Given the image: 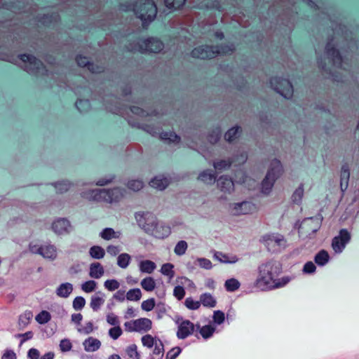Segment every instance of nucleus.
<instances>
[{"label": "nucleus", "mask_w": 359, "mask_h": 359, "mask_svg": "<svg viewBox=\"0 0 359 359\" xmlns=\"http://www.w3.org/2000/svg\"><path fill=\"white\" fill-rule=\"evenodd\" d=\"M332 32L325 46V55L332 67H327L322 60H318V62L334 81L343 82L348 74L349 65L341 56L339 48L344 52H354L358 48V40L353 32L341 24H333Z\"/></svg>", "instance_id": "1"}, {"label": "nucleus", "mask_w": 359, "mask_h": 359, "mask_svg": "<svg viewBox=\"0 0 359 359\" xmlns=\"http://www.w3.org/2000/svg\"><path fill=\"white\" fill-rule=\"evenodd\" d=\"M259 276L255 282V287L262 291L273 290L276 277L280 273L278 263L268 261L262 263L258 268Z\"/></svg>", "instance_id": "2"}, {"label": "nucleus", "mask_w": 359, "mask_h": 359, "mask_svg": "<svg viewBox=\"0 0 359 359\" xmlns=\"http://www.w3.org/2000/svg\"><path fill=\"white\" fill-rule=\"evenodd\" d=\"M233 50V45L222 46H200L192 50L191 55L193 57L205 60L215 57L218 55L231 53Z\"/></svg>", "instance_id": "3"}, {"label": "nucleus", "mask_w": 359, "mask_h": 359, "mask_svg": "<svg viewBox=\"0 0 359 359\" xmlns=\"http://www.w3.org/2000/svg\"><path fill=\"white\" fill-rule=\"evenodd\" d=\"M133 10L144 25L154 20L157 13L156 6L152 0H139L133 5Z\"/></svg>", "instance_id": "4"}, {"label": "nucleus", "mask_w": 359, "mask_h": 359, "mask_svg": "<svg viewBox=\"0 0 359 359\" xmlns=\"http://www.w3.org/2000/svg\"><path fill=\"white\" fill-rule=\"evenodd\" d=\"M163 43L158 39L149 38L139 40L137 42L130 44L128 48L130 51H139L141 53H159L163 48Z\"/></svg>", "instance_id": "5"}, {"label": "nucleus", "mask_w": 359, "mask_h": 359, "mask_svg": "<svg viewBox=\"0 0 359 359\" xmlns=\"http://www.w3.org/2000/svg\"><path fill=\"white\" fill-rule=\"evenodd\" d=\"M18 65L29 74H43L44 72L43 63L32 55H20Z\"/></svg>", "instance_id": "6"}, {"label": "nucleus", "mask_w": 359, "mask_h": 359, "mask_svg": "<svg viewBox=\"0 0 359 359\" xmlns=\"http://www.w3.org/2000/svg\"><path fill=\"white\" fill-rule=\"evenodd\" d=\"M262 242L264 244L269 251L278 252L286 247L285 237L279 233L266 234L262 237Z\"/></svg>", "instance_id": "7"}, {"label": "nucleus", "mask_w": 359, "mask_h": 359, "mask_svg": "<svg viewBox=\"0 0 359 359\" xmlns=\"http://www.w3.org/2000/svg\"><path fill=\"white\" fill-rule=\"evenodd\" d=\"M135 218L138 226L149 235L154 227V225L157 224L158 219L156 215L151 212H137L135 214Z\"/></svg>", "instance_id": "8"}, {"label": "nucleus", "mask_w": 359, "mask_h": 359, "mask_svg": "<svg viewBox=\"0 0 359 359\" xmlns=\"http://www.w3.org/2000/svg\"><path fill=\"white\" fill-rule=\"evenodd\" d=\"M271 88L286 99L293 95V87L289 80L280 77H273L270 81Z\"/></svg>", "instance_id": "9"}, {"label": "nucleus", "mask_w": 359, "mask_h": 359, "mask_svg": "<svg viewBox=\"0 0 359 359\" xmlns=\"http://www.w3.org/2000/svg\"><path fill=\"white\" fill-rule=\"evenodd\" d=\"M351 238V233L347 229H341L339 234L334 236L332 241V248L334 252L337 254L341 253L346 244L349 243Z\"/></svg>", "instance_id": "10"}, {"label": "nucleus", "mask_w": 359, "mask_h": 359, "mask_svg": "<svg viewBox=\"0 0 359 359\" xmlns=\"http://www.w3.org/2000/svg\"><path fill=\"white\" fill-rule=\"evenodd\" d=\"M125 189L120 187L102 189L103 202L114 203L119 202L125 196Z\"/></svg>", "instance_id": "11"}, {"label": "nucleus", "mask_w": 359, "mask_h": 359, "mask_svg": "<svg viewBox=\"0 0 359 359\" xmlns=\"http://www.w3.org/2000/svg\"><path fill=\"white\" fill-rule=\"evenodd\" d=\"M178 325V330L177 336L179 339H184L191 335L196 327V325L189 320H182L181 323L177 321Z\"/></svg>", "instance_id": "12"}, {"label": "nucleus", "mask_w": 359, "mask_h": 359, "mask_svg": "<svg viewBox=\"0 0 359 359\" xmlns=\"http://www.w3.org/2000/svg\"><path fill=\"white\" fill-rule=\"evenodd\" d=\"M80 196L82 198L90 202H103L102 189H89L81 191Z\"/></svg>", "instance_id": "13"}, {"label": "nucleus", "mask_w": 359, "mask_h": 359, "mask_svg": "<svg viewBox=\"0 0 359 359\" xmlns=\"http://www.w3.org/2000/svg\"><path fill=\"white\" fill-rule=\"evenodd\" d=\"M170 233L171 230L169 226L157 220V224L154 225L149 235L158 239H163L168 237Z\"/></svg>", "instance_id": "14"}, {"label": "nucleus", "mask_w": 359, "mask_h": 359, "mask_svg": "<svg viewBox=\"0 0 359 359\" xmlns=\"http://www.w3.org/2000/svg\"><path fill=\"white\" fill-rule=\"evenodd\" d=\"M217 187L224 193L230 194L234 191V183L227 175H222L217 180Z\"/></svg>", "instance_id": "15"}, {"label": "nucleus", "mask_w": 359, "mask_h": 359, "mask_svg": "<svg viewBox=\"0 0 359 359\" xmlns=\"http://www.w3.org/2000/svg\"><path fill=\"white\" fill-rule=\"evenodd\" d=\"M71 225L69 222L64 218H60L53 222L52 224V229L53 231L57 234H63L68 233Z\"/></svg>", "instance_id": "16"}, {"label": "nucleus", "mask_w": 359, "mask_h": 359, "mask_svg": "<svg viewBox=\"0 0 359 359\" xmlns=\"http://www.w3.org/2000/svg\"><path fill=\"white\" fill-rule=\"evenodd\" d=\"M255 209L254 205L249 201H243L235 203L233 206V213L237 215H246L252 212Z\"/></svg>", "instance_id": "17"}, {"label": "nucleus", "mask_w": 359, "mask_h": 359, "mask_svg": "<svg viewBox=\"0 0 359 359\" xmlns=\"http://www.w3.org/2000/svg\"><path fill=\"white\" fill-rule=\"evenodd\" d=\"M76 62L79 66L87 67L93 73H100L102 72L103 68L93 63H90L86 57L78 56Z\"/></svg>", "instance_id": "18"}, {"label": "nucleus", "mask_w": 359, "mask_h": 359, "mask_svg": "<svg viewBox=\"0 0 359 359\" xmlns=\"http://www.w3.org/2000/svg\"><path fill=\"white\" fill-rule=\"evenodd\" d=\"M83 346L86 352H95L100 348L101 341L96 338L90 337L83 341Z\"/></svg>", "instance_id": "19"}, {"label": "nucleus", "mask_w": 359, "mask_h": 359, "mask_svg": "<svg viewBox=\"0 0 359 359\" xmlns=\"http://www.w3.org/2000/svg\"><path fill=\"white\" fill-rule=\"evenodd\" d=\"M349 177V167L347 164H344L341 166L340 174V188L342 192L348 188Z\"/></svg>", "instance_id": "20"}, {"label": "nucleus", "mask_w": 359, "mask_h": 359, "mask_svg": "<svg viewBox=\"0 0 359 359\" xmlns=\"http://www.w3.org/2000/svg\"><path fill=\"white\" fill-rule=\"evenodd\" d=\"M151 187L158 190L165 189L170 184V179L163 175L156 176L149 182Z\"/></svg>", "instance_id": "21"}, {"label": "nucleus", "mask_w": 359, "mask_h": 359, "mask_svg": "<svg viewBox=\"0 0 359 359\" xmlns=\"http://www.w3.org/2000/svg\"><path fill=\"white\" fill-rule=\"evenodd\" d=\"M104 273L103 266L99 262L90 264L89 267V276L95 279L100 278Z\"/></svg>", "instance_id": "22"}, {"label": "nucleus", "mask_w": 359, "mask_h": 359, "mask_svg": "<svg viewBox=\"0 0 359 359\" xmlns=\"http://www.w3.org/2000/svg\"><path fill=\"white\" fill-rule=\"evenodd\" d=\"M73 291V285L69 283L60 284L55 290L56 294L62 298H67Z\"/></svg>", "instance_id": "23"}, {"label": "nucleus", "mask_w": 359, "mask_h": 359, "mask_svg": "<svg viewBox=\"0 0 359 359\" xmlns=\"http://www.w3.org/2000/svg\"><path fill=\"white\" fill-rule=\"evenodd\" d=\"M137 332H147L152 327V322L147 318H141L135 320Z\"/></svg>", "instance_id": "24"}, {"label": "nucleus", "mask_w": 359, "mask_h": 359, "mask_svg": "<svg viewBox=\"0 0 359 359\" xmlns=\"http://www.w3.org/2000/svg\"><path fill=\"white\" fill-rule=\"evenodd\" d=\"M283 171L282 165L280 161L274 159L271 162L267 173L271 172V177H275L276 180L281 175Z\"/></svg>", "instance_id": "25"}, {"label": "nucleus", "mask_w": 359, "mask_h": 359, "mask_svg": "<svg viewBox=\"0 0 359 359\" xmlns=\"http://www.w3.org/2000/svg\"><path fill=\"white\" fill-rule=\"evenodd\" d=\"M160 138L168 144H177L181 140V137L174 132H162L160 133Z\"/></svg>", "instance_id": "26"}, {"label": "nucleus", "mask_w": 359, "mask_h": 359, "mask_svg": "<svg viewBox=\"0 0 359 359\" xmlns=\"http://www.w3.org/2000/svg\"><path fill=\"white\" fill-rule=\"evenodd\" d=\"M242 128L238 126H235L230 129H229L224 135V139L229 142H231L236 140L241 134Z\"/></svg>", "instance_id": "27"}, {"label": "nucleus", "mask_w": 359, "mask_h": 359, "mask_svg": "<svg viewBox=\"0 0 359 359\" xmlns=\"http://www.w3.org/2000/svg\"><path fill=\"white\" fill-rule=\"evenodd\" d=\"M198 179L207 184H212L216 181V175L212 171L205 170L198 175Z\"/></svg>", "instance_id": "28"}, {"label": "nucleus", "mask_w": 359, "mask_h": 359, "mask_svg": "<svg viewBox=\"0 0 359 359\" xmlns=\"http://www.w3.org/2000/svg\"><path fill=\"white\" fill-rule=\"evenodd\" d=\"M201 305L205 307L213 308L217 304L216 299L210 293H203L200 296Z\"/></svg>", "instance_id": "29"}, {"label": "nucleus", "mask_w": 359, "mask_h": 359, "mask_svg": "<svg viewBox=\"0 0 359 359\" xmlns=\"http://www.w3.org/2000/svg\"><path fill=\"white\" fill-rule=\"evenodd\" d=\"M276 180L275 177H271V172L266 173L265 178L262 182V191L264 194H268L271 191Z\"/></svg>", "instance_id": "30"}, {"label": "nucleus", "mask_w": 359, "mask_h": 359, "mask_svg": "<svg viewBox=\"0 0 359 359\" xmlns=\"http://www.w3.org/2000/svg\"><path fill=\"white\" fill-rule=\"evenodd\" d=\"M41 255L46 258L53 260L57 257L56 248L53 245H44L42 247Z\"/></svg>", "instance_id": "31"}, {"label": "nucleus", "mask_w": 359, "mask_h": 359, "mask_svg": "<svg viewBox=\"0 0 359 359\" xmlns=\"http://www.w3.org/2000/svg\"><path fill=\"white\" fill-rule=\"evenodd\" d=\"M214 257L221 263L225 264H234L238 260V257L235 255L229 256L228 255L220 252H216L214 255Z\"/></svg>", "instance_id": "32"}, {"label": "nucleus", "mask_w": 359, "mask_h": 359, "mask_svg": "<svg viewBox=\"0 0 359 359\" xmlns=\"http://www.w3.org/2000/svg\"><path fill=\"white\" fill-rule=\"evenodd\" d=\"M197 330H199L200 334L203 339H207L212 336L215 331V327L211 325L201 327L200 325H196Z\"/></svg>", "instance_id": "33"}, {"label": "nucleus", "mask_w": 359, "mask_h": 359, "mask_svg": "<svg viewBox=\"0 0 359 359\" xmlns=\"http://www.w3.org/2000/svg\"><path fill=\"white\" fill-rule=\"evenodd\" d=\"M33 318V313L30 311H25L19 316L18 326L20 330L25 328L30 323Z\"/></svg>", "instance_id": "34"}, {"label": "nucleus", "mask_w": 359, "mask_h": 359, "mask_svg": "<svg viewBox=\"0 0 359 359\" xmlns=\"http://www.w3.org/2000/svg\"><path fill=\"white\" fill-rule=\"evenodd\" d=\"M233 163V161L229 158L228 159H217L213 161V167L216 170H224L229 169L231 164Z\"/></svg>", "instance_id": "35"}, {"label": "nucleus", "mask_w": 359, "mask_h": 359, "mask_svg": "<svg viewBox=\"0 0 359 359\" xmlns=\"http://www.w3.org/2000/svg\"><path fill=\"white\" fill-rule=\"evenodd\" d=\"M139 268L142 273H151L156 269V265L151 260H144L139 263Z\"/></svg>", "instance_id": "36"}, {"label": "nucleus", "mask_w": 359, "mask_h": 359, "mask_svg": "<svg viewBox=\"0 0 359 359\" xmlns=\"http://www.w3.org/2000/svg\"><path fill=\"white\" fill-rule=\"evenodd\" d=\"M120 235V232L115 231L112 228H105L100 233V236L106 241L112 238H118Z\"/></svg>", "instance_id": "37"}, {"label": "nucleus", "mask_w": 359, "mask_h": 359, "mask_svg": "<svg viewBox=\"0 0 359 359\" xmlns=\"http://www.w3.org/2000/svg\"><path fill=\"white\" fill-rule=\"evenodd\" d=\"M330 259V256L327 252L325 250H321L319 251L314 257L315 262L318 266H324L325 265Z\"/></svg>", "instance_id": "38"}, {"label": "nucleus", "mask_w": 359, "mask_h": 359, "mask_svg": "<svg viewBox=\"0 0 359 359\" xmlns=\"http://www.w3.org/2000/svg\"><path fill=\"white\" fill-rule=\"evenodd\" d=\"M90 256L96 259H100L105 255V250L103 248L99 245H94L89 250Z\"/></svg>", "instance_id": "39"}, {"label": "nucleus", "mask_w": 359, "mask_h": 359, "mask_svg": "<svg viewBox=\"0 0 359 359\" xmlns=\"http://www.w3.org/2000/svg\"><path fill=\"white\" fill-rule=\"evenodd\" d=\"M304 184L301 183L299 187L293 192L291 200L294 203L299 204L304 196Z\"/></svg>", "instance_id": "40"}, {"label": "nucleus", "mask_w": 359, "mask_h": 359, "mask_svg": "<svg viewBox=\"0 0 359 359\" xmlns=\"http://www.w3.org/2000/svg\"><path fill=\"white\" fill-rule=\"evenodd\" d=\"M240 282L236 278H230L225 281L224 287L227 292H233L239 289Z\"/></svg>", "instance_id": "41"}, {"label": "nucleus", "mask_w": 359, "mask_h": 359, "mask_svg": "<svg viewBox=\"0 0 359 359\" xmlns=\"http://www.w3.org/2000/svg\"><path fill=\"white\" fill-rule=\"evenodd\" d=\"M140 285L147 292H151L156 287V283L152 277H147L142 279Z\"/></svg>", "instance_id": "42"}, {"label": "nucleus", "mask_w": 359, "mask_h": 359, "mask_svg": "<svg viewBox=\"0 0 359 359\" xmlns=\"http://www.w3.org/2000/svg\"><path fill=\"white\" fill-rule=\"evenodd\" d=\"M131 257L128 253H121L117 257V265L121 269H126L130 264Z\"/></svg>", "instance_id": "43"}, {"label": "nucleus", "mask_w": 359, "mask_h": 359, "mask_svg": "<svg viewBox=\"0 0 359 359\" xmlns=\"http://www.w3.org/2000/svg\"><path fill=\"white\" fill-rule=\"evenodd\" d=\"M102 296H104L103 294L101 297L97 294L92 296L90 305L94 311H97L104 304V299Z\"/></svg>", "instance_id": "44"}, {"label": "nucleus", "mask_w": 359, "mask_h": 359, "mask_svg": "<svg viewBox=\"0 0 359 359\" xmlns=\"http://www.w3.org/2000/svg\"><path fill=\"white\" fill-rule=\"evenodd\" d=\"M142 297V292L139 288L131 289L126 293V299L128 301H139Z\"/></svg>", "instance_id": "45"}, {"label": "nucleus", "mask_w": 359, "mask_h": 359, "mask_svg": "<svg viewBox=\"0 0 359 359\" xmlns=\"http://www.w3.org/2000/svg\"><path fill=\"white\" fill-rule=\"evenodd\" d=\"M72 185V184L68 180H62L54 184V186L57 191L60 194L67 191L70 189Z\"/></svg>", "instance_id": "46"}, {"label": "nucleus", "mask_w": 359, "mask_h": 359, "mask_svg": "<svg viewBox=\"0 0 359 359\" xmlns=\"http://www.w3.org/2000/svg\"><path fill=\"white\" fill-rule=\"evenodd\" d=\"M126 186L133 191H138L144 187V182L140 180H130L127 182Z\"/></svg>", "instance_id": "47"}, {"label": "nucleus", "mask_w": 359, "mask_h": 359, "mask_svg": "<svg viewBox=\"0 0 359 359\" xmlns=\"http://www.w3.org/2000/svg\"><path fill=\"white\" fill-rule=\"evenodd\" d=\"M164 1L168 8L177 10L184 5L186 0H164Z\"/></svg>", "instance_id": "48"}, {"label": "nucleus", "mask_w": 359, "mask_h": 359, "mask_svg": "<svg viewBox=\"0 0 359 359\" xmlns=\"http://www.w3.org/2000/svg\"><path fill=\"white\" fill-rule=\"evenodd\" d=\"M221 137V130L219 128L213 129L208 135V140L210 144L217 143Z\"/></svg>", "instance_id": "49"}, {"label": "nucleus", "mask_w": 359, "mask_h": 359, "mask_svg": "<svg viewBox=\"0 0 359 359\" xmlns=\"http://www.w3.org/2000/svg\"><path fill=\"white\" fill-rule=\"evenodd\" d=\"M174 265L170 263H166L162 265L161 273L172 279L175 276V271L173 270Z\"/></svg>", "instance_id": "50"}, {"label": "nucleus", "mask_w": 359, "mask_h": 359, "mask_svg": "<svg viewBox=\"0 0 359 359\" xmlns=\"http://www.w3.org/2000/svg\"><path fill=\"white\" fill-rule=\"evenodd\" d=\"M76 107L82 113L87 112L90 109V104L88 100L79 99L76 102Z\"/></svg>", "instance_id": "51"}, {"label": "nucleus", "mask_w": 359, "mask_h": 359, "mask_svg": "<svg viewBox=\"0 0 359 359\" xmlns=\"http://www.w3.org/2000/svg\"><path fill=\"white\" fill-rule=\"evenodd\" d=\"M187 248V243L185 241H180L176 244L174 252L177 255L182 256L185 254Z\"/></svg>", "instance_id": "52"}, {"label": "nucleus", "mask_w": 359, "mask_h": 359, "mask_svg": "<svg viewBox=\"0 0 359 359\" xmlns=\"http://www.w3.org/2000/svg\"><path fill=\"white\" fill-rule=\"evenodd\" d=\"M35 319L39 324H45L50 320L51 316L49 312L42 311L36 316Z\"/></svg>", "instance_id": "53"}, {"label": "nucleus", "mask_w": 359, "mask_h": 359, "mask_svg": "<svg viewBox=\"0 0 359 359\" xmlns=\"http://www.w3.org/2000/svg\"><path fill=\"white\" fill-rule=\"evenodd\" d=\"M97 283L95 280H88L81 284V290L85 292L90 293L95 290Z\"/></svg>", "instance_id": "54"}, {"label": "nucleus", "mask_w": 359, "mask_h": 359, "mask_svg": "<svg viewBox=\"0 0 359 359\" xmlns=\"http://www.w3.org/2000/svg\"><path fill=\"white\" fill-rule=\"evenodd\" d=\"M141 341L142 344L149 348H152L155 345L156 342H157V340L151 334H146L143 336Z\"/></svg>", "instance_id": "55"}, {"label": "nucleus", "mask_w": 359, "mask_h": 359, "mask_svg": "<svg viewBox=\"0 0 359 359\" xmlns=\"http://www.w3.org/2000/svg\"><path fill=\"white\" fill-rule=\"evenodd\" d=\"M184 305L190 310H197L201 306V302L194 300L192 297H188L184 301Z\"/></svg>", "instance_id": "56"}, {"label": "nucleus", "mask_w": 359, "mask_h": 359, "mask_svg": "<svg viewBox=\"0 0 359 359\" xmlns=\"http://www.w3.org/2000/svg\"><path fill=\"white\" fill-rule=\"evenodd\" d=\"M233 163H237L238 165L244 163L248 159V154L245 151H239L233 158H231Z\"/></svg>", "instance_id": "57"}, {"label": "nucleus", "mask_w": 359, "mask_h": 359, "mask_svg": "<svg viewBox=\"0 0 359 359\" xmlns=\"http://www.w3.org/2000/svg\"><path fill=\"white\" fill-rule=\"evenodd\" d=\"M126 353L130 358L134 359H140V355L137 351V347L135 344H131L126 348Z\"/></svg>", "instance_id": "58"}, {"label": "nucleus", "mask_w": 359, "mask_h": 359, "mask_svg": "<svg viewBox=\"0 0 359 359\" xmlns=\"http://www.w3.org/2000/svg\"><path fill=\"white\" fill-rule=\"evenodd\" d=\"M104 286L109 291H114L120 287V283L116 279H109L104 282Z\"/></svg>", "instance_id": "59"}, {"label": "nucleus", "mask_w": 359, "mask_h": 359, "mask_svg": "<svg viewBox=\"0 0 359 359\" xmlns=\"http://www.w3.org/2000/svg\"><path fill=\"white\" fill-rule=\"evenodd\" d=\"M138 128H142L143 130L146 131L147 133L152 136H156L159 134V129L150 125H139Z\"/></svg>", "instance_id": "60"}, {"label": "nucleus", "mask_w": 359, "mask_h": 359, "mask_svg": "<svg viewBox=\"0 0 359 359\" xmlns=\"http://www.w3.org/2000/svg\"><path fill=\"white\" fill-rule=\"evenodd\" d=\"M86 304V300L83 297H76L72 303L73 308L76 311L81 310Z\"/></svg>", "instance_id": "61"}, {"label": "nucleus", "mask_w": 359, "mask_h": 359, "mask_svg": "<svg viewBox=\"0 0 359 359\" xmlns=\"http://www.w3.org/2000/svg\"><path fill=\"white\" fill-rule=\"evenodd\" d=\"M290 280L291 279L289 276H284L278 279L276 278L273 285V289L284 287L290 281Z\"/></svg>", "instance_id": "62"}, {"label": "nucleus", "mask_w": 359, "mask_h": 359, "mask_svg": "<svg viewBox=\"0 0 359 359\" xmlns=\"http://www.w3.org/2000/svg\"><path fill=\"white\" fill-rule=\"evenodd\" d=\"M155 307V299L154 298L149 299L142 302L141 308L145 311H150Z\"/></svg>", "instance_id": "63"}, {"label": "nucleus", "mask_w": 359, "mask_h": 359, "mask_svg": "<svg viewBox=\"0 0 359 359\" xmlns=\"http://www.w3.org/2000/svg\"><path fill=\"white\" fill-rule=\"evenodd\" d=\"M212 319L215 323L217 325L222 324L224 323L225 319L224 313L219 310L215 311L213 313Z\"/></svg>", "instance_id": "64"}]
</instances>
